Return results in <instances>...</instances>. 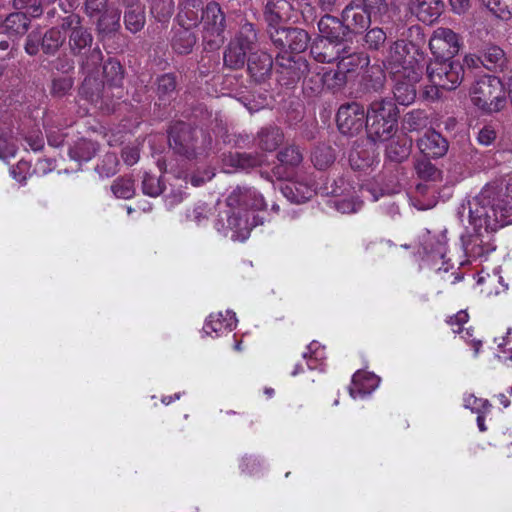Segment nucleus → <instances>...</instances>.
I'll list each match as a JSON object with an SVG mask.
<instances>
[{"mask_svg": "<svg viewBox=\"0 0 512 512\" xmlns=\"http://www.w3.org/2000/svg\"><path fill=\"white\" fill-rule=\"evenodd\" d=\"M111 190L117 198L122 199H129L135 193L133 182L128 178H119L115 180L111 186Z\"/></svg>", "mask_w": 512, "mask_h": 512, "instance_id": "09e8293b", "label": "nucleus"}, {"mask_svg": "<svg viewBox=\"0 0 512 512\" xmlns=\"http://www.w3.org/2000/svg\"><path fill=\"white\" fill-rule=\"evenodd\" d=\"M237 324V318L233 311L227 310L225 314L222 312L212 313L208 316L203 326V333L213 338L220 337L232 331Z\"/></svg>", "mask_w": 512, "mask_h": 512, "instance_id": "aec40b11", "label": "nucleus"}, {"mask_svg": "<svg viewBox=\"0 0 512 512\" xmlns=\"http://www.w3.org/2000/svg\"><path fill=\"white\" fill-rule=\"evenodd\" d=\"M384 67L391 76L396 74L412 73L413 79H421L426 65L423 52L405 41H396L389 49L384 60Z\"/></svg>", "mask_w": 512, "mask_h": 512, "instance_id": "20e7f679", "label": "nucleus"}, {"mask_svg": "<svg viewBox=\"0 0 512 512\" xmlns=\"http://www.w3.org/2000/svg\"><path fill=\"white\" fill-rule=\"evenodd\" d=\"M460 38L453 30L439 27L434 30L429 47L436 58H452L460 50Z\"/></svg>", "mask_w": 512, "mask_h": 512, "instance_id": "4468645a", "label": "nucleus"}, {"mask_svg": "<svg viewBox=\"0 0 512 512\" xmlns=\"http://www.w3.org/2000/svg\"><path fill=\"white\" fill-rule=\"evenodd\" d=\"M176 88V81L174 76L166 74L158 79V92L161 96L168 95Z\"/></svg>", "mask_w": 512, "mask_h": 512, "instance_id": "bf43d9fd", "label": "nucleus"}, {"mask_svg": "<svg viewBox=\"0 0 512 512\" xmlns=\"http://www.w3.org/2000/svg\"><path fill=\"white\" fill-rule=\"evenodd\" d=\"M411 74L412 73H406L391 76L394 82V98L400 105L408 106L412 104L416 98V84L420 79H413Z\"/></svg>", "mask_w": 512, "mask_h": 512, "instance_id": "5701e85b", "label": "nucleus"}, {"mask_svg": "<svg viewBox=\"0 0 512 512\" xmlns=\"http://www.w3.org/2000/svg\"><path fill=\"white\" fill-rule=\"evenodd\" d=\"M17 146L11 135L0 134V159L8 160L16 155Z\"/></svg>", "mask_w": 512, "mask_h": 512, "instance_id": "864d4df0", "label": "nucleus"}, {"mask_svg": "<svg viewBox=\"0 0 512 512\" xmlns=\"http://www.w3.org/2000/svg\"><path fill=\"white\" fill-rule=\"evenodd\" d=\"M371 21V15L362 3H350L342 12V22L347 31H362Z\"/></svg>", "mask_w": 512, "mask_h": 512, "instance_id": "b1692460", "label": "nucleus"}, {"mask_svg": "<svg viewBox=\"0 0 512 512\" xmlns=\"http://www.w3.org/2000/svg\"><path fill=\"white\" fill-rule=\"evenodd\" d=\"M501 191L495 183L485 185L478 194L464 202L458 211L465 229L496 233L512 224L499 202Z\"/></svg>", "mask_w": 512, "mask_h": 512, "instance_id": "f03ea898", "label": "nucleus"}, {"mask_svg": "<svg viewBox=\"0 0 512 512\" xmlns=\"http://www.w3.org/2000/svg\"><path fill=\"white\" fill-rule=\"evenodd\" d=\"M278 160L280 165L274 170L275 176L278 178L286 177L289 168L297 167L302 161V154L296 147H287L279 152Z\"/></svg>", "mask_w": 512, "mask_h": 512, "instance_id": "c756f323", "label": "nucleus"}, {"mask_svg": "<svg viewBox=\"0 0 512 512\" xmlns=\"http://www.w3.org/2000/svg\"><path fill=\"white\" fill-rule=\"evenodd\" d=\"M332 193L334 196L340 197L334 201V205L341 213H354L362 206V201L354 196L355 188L346 183L344 179L335 182Z\"/></svg>", "mask_w": 512, "mask_h": 512, "instance_id": "412c9836", "label": "nucleus"}, {"mask_svg": "<svg viewBox=\"0 0 512 512\" xmlns=\"http://www.w3.org/2000/svg\"><path fill=\"white\" fill-rule=\"evenodd\" d=\"M386 40V33L381 28H373L366 33L365 42L372 49H378Z\"/></svg>", "mask_w": 512, "mask_h": 512, "instance_id": "5fc2aeb1", "label": "nucleus"}, {"mask_svg": "<svg viewBox=\"0 0 512 512\" xmlns=\"http://www.w3.org/2000/svg\"><path fill=\"white\" fill-rule=\"evenodd\" d=\"M469 97L472 104L485 113L498 112L506 105L504 85L493 75L477 78L470 87Z\"/></svg>", "mask_w": 512, "mask_h": 512, "instance_id": "423d86ee", "label": "nucleus"}, {"mask_svg": "<svg viewBox=\"0 0 512 512\" xmlns=\"http://www.w3.org/2000/svg\"><path fill=\"white\" fill-rule=\"evenodd\" d=\"M367 123V112L358 103L342 105L337 113V126L339 131L348 136L358 135Z\"/></svg>", "mask_w": 512, "mask_h": 512, "instance_id": "f8f14e48", "label": "nucleus"}, {"mask_svg": "<svg viewBox=\"0 0 512 512\" xmlns=\"http://www.w3.org/2000/svg\"><path fill=\"white\" fill-rule=\"evenodd\" d=\"M72 87V81L70 78L63 77L55 79L52 84V92L57 96L66 94Z\"/></svg>", "mask_w": 512, "mask_h": 512, "instance_id": "0e129e2a", "label": "nucleus"}, {"mask_svg": "<svg viewBox=\"0 0 512 512\" xmlns=\"http://www.w3.org/2000/svg\"><path fill=\"white\" fill-rule=\"evenodd\" d=\"M194 11L186 8L178 14V21L183 27L177 36L173 39V49L179 54L189 53L195 42V36L190 32V29L198 25V17L194 15Z\"/></svg>", "mask_w": 512, "mask_h": 512, "instance_id": "f3484780", "label": "nucleus"}, {"mask_svg": "<svg viewBox=\"0 0 512 512\" xmlns=\"http://www.w3.org/2000/svg\"><path fill=\"white\" fill-rule=\"evenodd\" d=\"M287 2L284 0H279L277 3L272 4L269 3L267 5V19L269 21H278L282 18V14L280 10H283L285 6H287Z\"/></svg>", "mask_w": 512, "mask_h": 512, "instance_id": "e2e57ef3", "label": "nucleus"}, {"mask_svg": "<svg viewBox=\"0 0 512 512\" xmlns=\"http://www.w3.org/2000/svg\"><path fill=\"white\" fill-rule=\"evenodd\" d=\"M335 159L333 149L331 147L323 146L318 147L312 154V162L314 166L320 170H323L330 166Z\"/></svg>", "mask_w": 512, "mask_h": 512, "instance_id": "c03bdc74", "label": "nucleus"}, {"mask_svg": "<svg viewBox=\"0 0 512 512\" xmlns=\"http://www.w3.org/2000/svg\"><path fill=\"white\" fill-rule=\"evenodd\" d=\"M371 73L369 76L371 77V87L374 90H378L383 87L385 75L381 68L379 67H371L369 70Z\"/></svg>", "mask_w": 512, "mask_h": 512, "instance_id": "338daca9", "label": "nucleus"}, {"mask_svg": "<svg viewBox=\"0 0 512 512\" xmlns=\"http://www.w3.org/2000/svg\"><path fill=\"white\" fill-rule=\"evenodd\" d=\"M61 27L63 30H71L69 44L74 51H81L92 43L91 34L81 26V18L72 14L63 18Z\"/></svg>", "mask_w": 512, "mask_h": 512, "instance_id": "4be33fe9", "label": "nucleus"}, {"mask_svg": "<svg viewBox=\"0 0 512 512\" xmlns=\"http://www.w3.org/2000/svg\"><path fill=\"white\" fill-rule=\"evenodd\" d=\"M427 78L431 83L423 90V97L427 100H437L441 97V89L453 90L463 80V67L459 62L449 58H435L429 64L426 63Z\"/></svg>", "mask_w": 512, "mask_h": 512, "instance_id": "7ed1b4c3", "label": "nucleus"}, {"mask_svg": "<svg viewBox=\"0 0 512 512\" xmlns=\"http://www.w3.org/2000/svg\"><path fill=\"white\" fill-rule=\"evenodd\" d=\"M374 159V153L359 149V147L353 148L349 154L350 165L355 170H363L370 167Z\"/></svg>", "mask_w": 512, "mask_h": 512, "instance_id": "a19ab883", "label": "nucleus"}, {"mask_svg": "<svg viewBox=\"0 0 512 512\" xmlns=\"http://www.w3.org/2000/svg\"><path fill=\"white\" fill-rule=\"evenodd\" d=\"M108 2L109 0H86L84 4L86 15L97 20L96 27L101 35L114 33L120 27V11Z\"/></svg>", "mask_w": 512, "mask_h": 512, "instance_id": "1a4fd4ad", "label": "nucleus"}, {"mask_svg": "<svg viewBox=\"0 0 512 512\" xmlns=\"http://www.w3.org/2000/svg\"><path fill=\"white\" fill-rule=\"evenodd\" d=\"M232 166L240 169H249L255 166H260L265 162L263 155H252L250 153H236L229 156Z\"/></svg>", "mask_w": 512, "mask_h": 512, "instance_id": "79ce46f5", "label": "nucleus"}, {"mask_svg": "<svg viewBox=\"0 0 512 512\" xmlns=\"http://www.w3.org/2000/svg\"><path fill=\"white\" fill-rule=\"evenodd\" d=\"M468 319V313L465 310H461L455 315L451 316L447 323L452 327L454 333H460L462 332V325L467 323Z\"/></svg>", "mask_w": 512, "mask_h": 512, "instance_id": "680f3d73", "label": "nucleus"}, {"mask_svg": "<svg viewBox=\"0 0 512 512\" xmlns=\"http://www.w3.org/2000/svg\"><path fill=\"white\" fill-rule=\"evenodd\" d=\"M464 407L470 409L473 413H488L491 405L489 402L482 398H477L472 394L464 396Z\"/></svg>", "mask_w": 512, "mask_h": 512, "instance_id": "603ef678", "label": "nucleus"}, {"mask_svg": "<svg viewBox=\"0 0 512 512\" xmlns=\"http://www.w3.org/2000/svg\"><path fill=\"white\" fill-rule=\"evenodd\" d=\"M511 334V329L507 330V335L502 338V341L498 343L499 354L498 357L503 360L512 361V343L509 340L508 336Z\"/></svg>", "mask_w": 512, "mask_h": 512, "instance_id": "052dcab7", "label": "nucleus"}, {"mask_svg": "<svg viewBox=\"0 0 512 512\" xmlns=\"http://www.w3.org/2000/svg\"><path fill=\"white\" fill-rule=\"evenodd\" d=\"M200 131L192 130L184 124L174 127L169 136V144L176 153L187 158H196L203 154V150L197 146Z\"/></svg>", "mask_w": 512, "mask_h": 512, "instance_id": "9b49d317", "label": "nucleus"}, {"mask_svg": "<svg viewBox=\"0 0 512 512\" xmlns=\"http://www.w3.org/2000/svg\"><path fill=\"white\" fill-rule=\"evenodd\" d=\"M499 190L501 191V195L499 196L500 200L499 202L502 205V208L508 215L509 219L512 222V174L508 175V177L505 180L504 185H500L495 183Z\"/></svg>", "mask_w": 512, "mask_h": 512, "instance_id": "a18cd8bd", "label": "nucleus"}, {"mask_svg": "<svg viewBox=\"0 0 512 512\" xmlns=\"http://www.w3.org/2000/svg\"><path fill=\"white\" fill-rule=\"evenodd\" d=\"M398 109L390 100H376L367 111V135L373 143L392 138L397 129Z\"/></svg>", "mask_w": 512, "mask_h": 512, "instance_id": "39448f33", "label": "nucleus"}, {"mask_svg": "<svg viewBox=\"0 0 512 512\" xmlns=\"http://www.w3.org/2000/svg\"><path fill=\"white\" fill-rule=\"evenodd\" d=\"M140 143L127 145L122 151V158L127 165H134L139 160Z\"/></svg>", "mask_w": 512, "mask_h": 512, "instance_id": "13d9d810", "label": "nucleus"}, {"mask_svg": "<svg viewBox=\"0 0 512 512\" xmlns=\"http://www.w3.org/2000/svg\"><path fill=\"white\" fill-rule=\"evenodd\" d=\"M482 4L497 18H512V0H481Z\"/></svg>", "mask_w": 512, "mask_h": 512, "instance_id": "c9c22d12", "label": "nucleus"}, {"mask_svg": "<svg viewBox=\"0 0 512 512\" xmlns=\"http://www.w3.org/2000/svg\"><path fill=\"white\" fill-rule=\"evenodd\" d=\"M118 159L113 153H108L103 158L101 164L96 168L97 172L102 177H110L117 172Z\"/></svg>", "mask_w": 512, "mask_h": 512, "instance_id": "3c124183", "label": "nucleus"}, {"mask_svg": "<svg viewBox=\"0 0 512 512\" xmlns=\"http://www.w3.org/2000/svg\"><path fill=\"white\" fill-rule=\"evenodd\" d=\"M29 25L27 16L22 12L11 13L4 21V28L9 34H24Z\"/></svg>", "mask_w": 512, "mask_h": 512, "instance_id": "e433bc0d", "label": "nucleus"}, {"mask_svg": "<svg viewBox=\"0 0 512 512\" xmlns=\"http://www.w3.org/2000/svg\"><path fill=\"white\" fill-rule=\"evenodd\" d=\"M10 174L17 182L24 183L30 175L29 162L20 160L16 166L11 168Z\"/></svg>", "mask_w": 512, "mask_h": 512, "instance_id": "6e6d98bb", "label": "nucleus"}, {"mask_svg": "<svg viewBox=\"0 0 512 512\" xmlns=\"http://www.w3.org/2000/svg\"><path fill=\"white\" fill-rule=\"evenodd\" d=\"M408 7L419 21L432 24L442 14L444 4L441 0H409Z\"/></svg>", "mask_w": 512, "mask_h": 512, "instance_id": "393cba45", "label": "nucleus"}, {"mask_svg": "<svg viewBox=\"0 0 512 512\" xmlns=\"http://www.w3.org/2000/svg\"><path fill=\"white\" fill-rule=\"evenodd\" d=\"M61 28H52L47 31L42 40V49L47 54H54L64 43L65 35Z\"/></svg>", "mask_w": 512, "mask_h": 512, "instance_id": "58836bf2", "label": "nucleus"}, {"mask_svg": "<svg viewBox=\"0 0 512 512\" xmlns=\"http://www.w3.org/2000/svg\"><path fill=\"white\" fill-rule=\"evenodd\" d=\"M271 40L279 48L288 49L294 53L306 50L309 43V35L300 28H271L269 30Z\"/></svg>", "mask_w": 512, "mask_h": 512, "instance_id": "ddd939ff", "label": "nucleus"}, {"mask_svg": "<svg viewBox=\"0 0 512 512\" xmlns=\"http://www.w3.org/2000/svg\"><path fill=\"white\" fill-rule=\"evenodd\" d=\"M494 235L491 232L465 229L460 236V242L466 259L460 264L486 259L496 249Z\"/></svg>", "mask_w": 512, "mask_h": 512, "instance_id": "0eeeda50", "label": "nucleus"}, {"mask_svg": "<svg viewBox=\"0 0 512 512\" xmlns=\"http://www.w3.org/2000/svg\"><path fill=\"white\" fill-rule=\"evenodd\" d=\"M349 52L348 42H335L327 39H316L311 46L313 58L320 63L338 61L341 53Z\"/></svg>", "mask_w": 512, "mask_h": 512, "instance_id": "6ab92c4d", "label": "nucleus"}, {"mask_svg": "<svg viewBox=\"0 0 512 512\" xmlns=\"http://www.w3.org/2000/svg\"><path fill=\"white\" fill-rule=\"evenodd\" d=\"M496 138V133L491 127H484L478 133V141L482 145H490Z\"/></svg>", "mask_w": 512, "mask_h": 512, "instance_id": "774afa93", "label": "nucleus"}, {"mask_svg": "<svg viewBox=\"0 0 512 512\" xmlns=\"http://www.w3.org/2000/svg\"><path fill=\"white\" fill-rule=\"evenodd\" d=\"M362 4L371 16L382 15L388 10V4L385 0H363Z\"/></svg>", "mask_w": 512, "mask_h": 512, "instance_id": "4d7b16f0", "label": "nucleus"}, {"mask_svg": "<svg viewBox=\"0 0 512 512\" xmlns=\"http://www.w3.org/2000/svg\"><path fill=\"white\" fill-rule=\"evenodd\" d=\"M506 61L505 53L502 48L496 45L487 46L482 54L481 63L487 69L502 67Z\"/></svg>", "mask_w": 512, "mask_h": 512, "instance_id": "f704fd0d", "label": "nucleus"}, {"mask_svg": "<svg viewBox=\"0 0 512 512\" xmlns=\"http://www.w3.org/2000/svg\"><path fill=\"white\" fill-rule=\"evenodd\" d=\"M286 182L280 189L283 196L292 203H303L309 200L315 193L314 184L311 181L303 180L298 174L289 178L286 174Z\"/></svg>", "mask_w": 512, "mask_h": 512, "instance_id": "a211bd4d", "label": "nucleus"}, {"mask_svg": "<svg viewBox=\"0 0 512 512\" xmlns=\"http://www.w3.org/2000/svg\"><path fill=\"white\" fill-rule=\"evenodd\" d=\"M368 64L369 58L365 54L354 52L349 46V52L341 53V57L337 61L338 71L324 73L323 83L328 87L340 86L345 81L346 73L354 72Z\"/></svg>", "mask_w": 512, "mask_h": 512, "instance_id": "9d476101", "label": "nucleus"}, {"mask_svg": "<svg viewBox=\"0 0 512 512\" xmlns=\"http://www.w3.org/2000/svg\"><path fill=\"white\" fill-rule=\"evenodd\" d=\"M380 383V378L367 371H357L352 378L349 394L353 399L364 398L371 394Z\"/></svg>", "mask_w": 512, "mask_h": 512, "instance_id": "bb28decb", "label": "nucleus"}, {"mask_svg": "<svg viewBox=\"0 0 512 512\" xmlns=\"http://www.w3.org/2000/svg\"><path fill=\"white\" fill-rule=\"evenodd\" d=\"M477 285L481 287V293L488 297L499 295L508 289V284L504 282L498 270L492 273L481 271L477 276Z\"/></svg>", "mask_w": 512, "mask_h": 512, "instance_id": "c85d7f7f", "label": "nucleus"}, {"mask_svg": "<svg viewBox=\"0 0 512 512\" xmlns=\"http://www.w3.org/2000/svg\"><path fill=\"white\" fill-rule=\"evenodd\" d=\"M128 11L125 13L124 22L126 28L132 33L140 31L145 24V15L142 7L135 5L128 7Z\"/></svg>", "mask_w": 512, "mask_h": 512, "instance_id": "ea45409f", "label": "nucleus"}, {"mask_svg": "<svg viewBox=\"0 0 512 512\" xmlns=\"http://www.w3.org/2000/svg\"><path fill=\"white\" fill-rule=\"evenodd\" d=\"M247 61L249 72L256 78H263L272 68V59L270 55L265 52L258 54L252 51Z\"/></svg>", "mask_w": 512, "mask_h": 512, "instance_id": "7c9ffc66", "label": "nucleus"}, {"mask_svg": "<svg viewBox=\"0 0 512 512\" xmlns=\"http://www.w3.org/2000/svg\"><path fill=\"white\" fill-rule=\"evenodd\" d=\"M107 83L110 86L118 87L122 82V67L118 61L109 60L103 67Z\"/></svg>", "mask_w": 512, "mask_h": 512, "instance_id": "49530a36", "label": "nucleus"}, {"mask_svg": "<svg viewBox=\"0 0 512 512\" xmlns=\"http://www.w3.org/2000/svg\"><path fill=\"white\" fill-rule=\"evenodd\" d=\"M225 18L221 8L217 3L211 2L207 4L206 8L202 11L201 20L198 24L203 25L204 38L211 43H218L222 41L221 34L224 31Z\"/></svg>", "mask_w": 512, "mask_h": 512, "instance_id": "dca6fc26", "label": "nucleus"}, {"mask_svg": "<svg viewBox=\"0 0 512 512\" xmlns=\"http://www.w3.org/2000/svg\"><path fill=\"white\" fill-rule=\"evenodd\" d=\"M282 140L283 134L279 128L263 129L258 134V146L264 151H274Z\"/></svg>", "mask_w": 512, "mask_h": 512, "instance_id": "473e14b6", "label": "nucleus"}, {"mask_svg": "<svg viewBox=\"0 0 512 512\" xmlns=\"http://www.w3.org/2000/svg\"><path fill=\"white\" fill-rule=\"evenodd\" d=\"M320 39H327L335 42H347L345 39L348 31L342 21L339 19L325 15L318 22Z\"/></svg>", "mask_w": 512, "mask_h": 512, "instance_id": "cd10ccee", "label": "nucleus"}, {"mask_svg": "<svg viewBox=\"0 0 512 512\" xmlns=\"http://www.w3.org/2000/svg\"><path fill=\"white\" fill-rule=\"evenodd\" d=\"M98 88L99 84L96 83V80L86 78L80 88V95L86 102L94 104L99 109H104Z\"/></svg>", "mask_w": 512, "mask_h": 512, "instance_id": "4c0bfd02", "label": "nucleus"}, {"mask_svg": "<svg viewBox=\"0 0 512 512\" xmlns=\"http://www.w3.org/2000/svg\"><path fill=\"white\" fill-rule=\"evenodd\" d=\"M421 153L428 158L443 157L448 151V142L436 131H427L417 141Z\"/></svg>", "mask_w": 512, "mask_h": 512, "instance_id": "a878e982", "label": "nucleus"}, {"mask_svg": "<svg viewBox=\"0 0 512 512\" xmlns=\"http://www.w3.org/2000/svg\"><path fill=\"white\" fill-rule=\"evenodd\" d=\"M266 206L264 198L255 189L237 187L227 197L228 210L225 219L220 217L216 223V230L234 241H245L253 227L262 223V218L254 214Z\"/></svg>", "mask_w": 512, "mask_h": 512, "instance_id": "f257e3e1", "label": "nucleus"}, {"mask_svg": "<svg viewBox=\"0 0 512 512\" xmlns=\"http://www.w3.org/2000/svg\"><path fill=\"white\" fill-rule=\"evenodd\" d=\"M259 461L255 457H244L241 460L240 469L243 473L254 475L259 471Z\"/></svg>", "mask_w": 512, "mask_h": 512, "instance_id": "69168bd1", "label": "nucleus"}, {"mask_svg": "<svg viewBox=\"0 0 512 512\" xmlns=\"http://www.w3.org/2000/svg\"><path fill=\"white\" fill-rule=\"evenodd\" d=\"M174 10L173 0H155L151 7V13L159 21H166Z\"/></svg>", "mask_w": 512, "mask_h": 512, "instance_id": "de8ad7c7", "label": "nucleus"}, {"mask_svg": "<svg viewBox=\"0 0 512 512\" xmlns=\"http://www.w3.org/2000/svg\"><path fill=\"white\" fill-rule=\"evenodd\" d=\"M447 230L441 231L437 236L430 237L423 245V261L436 270L448 271L447 262L444 260L447 253Z\"/></svg>", "mask_w": 512, "mask_h": 512, "instance_id": "2eb2a0df", "label": "nucleus"}, {"mask_svg": "<svg viewBox=\"0 0 512 512\" xmlns=\"http://www.w3.org/2000/svg\"><path fill=\"white\" fill-rule=\"evenodd\" d=\"M256 32L252 24L247 23L242 26L238 36L229 44L224 54V63L226 66L237 69L244 66L247 54H251L255 49Z\"/></svg>", "mask_w": 512, "mask_h": 512, "instance_id": "6e6552de", "label": "nucleus"}, {"mask_svg": "<svg viewBox=\"0 0 512 512\" xmlns=\"http://www.w3.org/2000/svg\"><path fill=\"white\" fill-rule=\"evenodd\" d=\"M97 151V145L87 139L76 142L69 150L70 158L78 162H87L92 159Z\"/></svg>", "mask_w": 512, "mask_h": 512, "instance_id": "2f4dec72", "label": "nucleus"}, {"mask_svg": "<svg viewBox=\"0 0 512 512\" xmlns=\"http://www.w3.org/2000/svg\"><path fill=\"white\" fill-rule=\"evenodd\" d=\"M307 352L303 353V358L307 362V367L310 370H323L324 360L326 358L324 348L316 342L312 341L308 347Z\"/></svg>", "mask_w": 512, "mask_h": 512, "instance_id": "72a5a7b5", "label": "nucleus"}, {"mask_svg": "<svg viewBox=\"0 0 512 512\" xmlns=\"http://www.w3.org/2000/svg\"><path fill=\"white\" fill-rule=\"evenodd\" d=\"M142 190L144 194L151 197H156L162 193L163 186L159 178L154 175L145 173L142 181Z\"/></svg>", "mask_w": 512, "mask_h": 512, "instance_id": "8fccbe9b", "label": "nucleus"}, {"mask_svg": "<svg viewBox=\"0 0 512 512\" xmlns=\"http://www.w3.org/2000/svg\"><path fill=\"white\" fill-rule=\"evenodd\" d=\"M411 143L407 140H392L386 148L387 157L396 162H401L409 156Z\"/></svg>", "mask_w": 512, "mask_h": 512, "instance_id": "37998d69", "label": "nucleus"}]
</instances>
